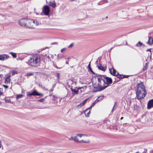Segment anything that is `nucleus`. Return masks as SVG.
I'll return each mask as SVG.
<instances>
[{
	"label": "nucleus",
	"mask_w": 153,
	"mask_h": 153,
	"mask_svg": "<svg viewBox=\"0 0 153 153\" xmlns=\"http://www.w3.org/2000/svg\"><path fill=\"white\" fill-rule=\"evenodd\" d=\"M65 50H66L65 48H63V49H62L61 50V51L62 52H63L65 51Z\"/></svg>",
	"instance_id": "c9c22d12"
},
{
	"label": "nucleus",
	"mask_w": 153,
	"mask_h": 153,
	"mask_svg": "<svg viewBox=\"0 0 153 153\" xmlns=\"http://www.w3.org/2000/svg\"><path fill=\"white\" fill-rule=\"evenodd\" d=\"M2 94V89L0 88V96Z\"/></svg>",
	"instance_id": "f704fd0d"
},
{
	"label": "nucleus",
	"mask_w": 153,
	"mask_h": 153,
	"mask_svg": "<svg viewBox=\"0 0 153 153\" xmlns=\"http://www.w3.org/2000/svg\"><path fill=\"white\" fill-rule=\"evenodd\" d=\"M84 105V104L82 103L81 102V103H80L79 104V105H78L77 106V107L78 108H81L82 106H83V105Z\"/></svg>",
	"instance_id": "c756f323"
},
{
	"label": "nucleus",
	"mask_w": 153,
	"mask_h": 153,
	"mask_svg": "<svg viewBox=\"0 0 153 153\" xmlns=\"http://www.w3.org/2000/svg\"><path fill=\"white\" fill-rule=\"evenodd\" d=\"M33 75V73H31V72H29V73H27L26 74V75L27 76H30L32 75Z\"/></svg>",
	"instance_id": "c85d7f7f"
},
{
	"label": "nucleus",
	"mask_w": 153,
	"mask_h": 153,
	"mask_svg": "<svg viewBox=\"0 0 153 153\" xmlns=\"http://www.w3.org/2000/svg\"><path fill=\"white\" fill-rule=\"evenodd\" d=\"M1 141L0 140V148H1Z\"/></svg>",
	"instance_id": "c03bdc74"
},
{
	"label": "nucleus",
	"mask_w": 153,
	"mask_h": 153,
	"mask_svg": "<svg viewBox=\"0 0 153 153\" xmlns=\"http://www.w3.org/2000/svg\"><path fill=\"white\" fill-rule=\"evenodd\" d=\"M151 48L148 49L146 51H149L151 52Z\"/></svg>",
	"instance_id": "a19ab883"
},
{
	"label": "nucleus",
	"mask_w": 153,
	"mask_h": 153,
	"mask_svg": "<svg viewBox=\"0 0 153 153\" xmlns=\"http://www.w3.org/2000/svg\"><path fill=\"white\" fill-rule=\"evenodd\" d=\"M27 20L25 18H24L20 19L19 22V24L20 26H25L26 27V25Z\"/></svg>",
	"instance_id": "423d86ee"
},
{
	"label": "nucleus",
	"mask_w": 153,
	"mask_h": 153,
	"mask_svg": "<svg viewBox=\"0 0 153 153\" xmlns=\"http://www.w3.org/2000/svg\"><path fill=\"white\" fill-rule=\"evenodd\" d=\"M123 117H121V118H120V119H121V120L122 119H123Z\"/></svg>",
	"instance_id": "a18cd8bd"
},
{
	"label": "nucleus",
	"mask_w": 153,
	"mask_h": 153,
	"mask_svg": "<svg viewBox=\"0 0 153 153\" xmlns=\"http://www.w3.org/2000/svg\"><path fill=\"white\" fill-rule=\"evenodd\" d=\"M74 0H72L71 1H74Z\"/></svg>",
	"instance_id": "49530a36"
},
{
	"label": "nucleus",
	"mask_w": 153,
	"mask_h": 153,
	"mask_svg": "<svg viewBox=\"0 0 153 153\" xmlns=\"http://www.w3.org/2000/svg\"><path fill=\"white\" fill-rule=\"evenodd\" d=\"M153 107V99L151 100L148 103L147 108L150 109Z\"/></svg>",
	"instance_id": "9b49d317"
},
{
	"label": "nucleus",
	"mask_w": 153,
	"mask_h": 153,
	"mask_svg": "<svg viewBox=\"0 0 153 153\" xmlns=\"http://www.w3.org/2000/svg\"><path fill=\"white\" fill-rule=\"evenodd\" d=\"M33 21L34 22H33L34 24L35 25H34V28H35L36 26L39 25L41 24L40 22L38 21L37 20L33 19Z\"/></svg>",
	"instance_id": "6ab92c4d"
},
{
	"label": "nucleus",
	"mask_w": 153,
	"mask_h": 153,
	"mask_svg": "<svg viewBox=\"0 0 153 153\" xmlns=\"http://www.w3.org/2000/svg\"><path fill=\"white\" fill-rule=\"evenodd\" d=\"M115 104H116V103H115V104L114 105V107H113V108L112 109V110L111 111V112H113V111H114V106L115 105Z\"/></svg>",
	"instance_id": "37998d69"
},
{
	"label": "nucleus",
	"mask_w": 153,
	"mask_h": 153,
	"mask_svg": "<svg viewBox=\"0 0 153 153\" xmlns=\"http://www.w3.org/2000/svg\"><path fill=\"white\" fill-rule=\"evenodd\" d=\"M103 98V96H100L99 97L95 100V102H99L102 100Z\"/></svg>",
	"instance_id": "aec40b11"
},
{
	"label": "nucleus",
	"mask_w": 153,
	"mask_h": 153,
	"mask_svg": "<svg viewBox=\"0 0 153 153\" xmlns=\"http://www.w3.org/2000/svg\"><path fill=\"white\" fill-rule=\"evenodd\" d=\"M73 140L76 142H78L79 143H88L90 142V141L88 139H86L85 140H82L80 141L78 140V138L76 136L73 137Z\"/></svg>",
	"instance_id": "0eeeda50"
},
{
	"label": "nucleus",
	"mask_w": 153,
	"mask_h": 153,
	"mask_svg": "<svg viewBox=\"0 0 153 153\" xmlns=\"http://www.w3.org/2000/svg\"><path fill=\"white\" fill-rule=\"evenodd\" d=\"M88 100V99H86L82 103L84 104V105L86 103V101Z\"/></svg>",
	"instance_id": "e433bc0d"
},
{
	"label": "nucleus",
	"mask_w": 153,
	"mask_h": 153,
	"mask_svg": "<svg viewBox=\"0 0 153 153\" xmlns=\"http://www.w3.org/2000/svg\"><path fill=\"white\" fill-rule=\"evenodd\" d=\"M147 44L152 45L153 44V39L152 37H149V40L147 42Z\"/></svg>",
	"instance_id": "2eb2a0df"
},
{
	"label": "nucleus",
	"mask_w": 153,
	"mask_h": 153,
	"mask_svg": "<svg viewBox=\"0 0 153 153\" xmlns=\"http://www.w3.org/2000/svg\"><path fill=\"white\" fill-rule=\"evenodd\" d=\"M143 45L142 43L140 42H138L136 46L137 47H140Z\"/></svg>",
	"instance_id": "bb28decb"
},
{
	"label": "nucleus",
	"mask_w": 153,
	"mask_h": 153,
	"mask_svg": "<svg viewBox=\"0 0 153 153\" xmlns=\"http://www.w3.org/2000/svg\"><path fill=\"white\" fill-rule=\"evenodd\" d=\"M76 88V87H75L74 86H72L71 88V91L74 93L76 94H77L78 93V90L80 88H79L77 89L76 90L75 89H73V88Z\"/></svg>",
	"instance_id": "ddd939ff"
},
{
	"label": "nucleus",
	"mask_w": 153,
	"mask_h": 153,
	"mask_svg": "<svg viewBox=\"0 0 153 153\" xmlns=\"http://www.w3.org/2000/svg\"><path fill=\"white\" fill-rule=\"evenodd\" d=\"M56 75H57V76L58 77V79H59V73H57Z\"/></svg>",
	"instance_id": "ea45409f"
},
{
	"label": "nucleus",
	"mask_w": 153,
	"mask_h": 153,
	"mask_svg": "<svg viewBox=\"0 0 153 153\" xmlns=\"http://www.w3.org/2000/svg\"><path fill=\"white\" fill-rule=\"evenodd\" d=\"M68 84L69 86H70L71 88L72 86H74L76 87V82L73 81L71 80H69L68 82Z\"/></svg>",
	"instance_id": "9d476101"
},
{
	"label": "nucleus",
	"mask_w": 153,
	"mask_h": 153,
	"mask_svg": "<svg viewBox=\"0 0 153 153\" xmlns=\"http://www.w3.org/2000/svg\"><path fill=\"white\" fill-rule=\"evenodd\" d=\"M98 83L94 85L95 88L97 89V91H100L107 88L108 85L112 83L111 78L105 77L103 76H99L97 77Z\"/></svg>",
	"instance_id": "f257e3e1"
},
{
	"label": "nucleus",
	"mask_w": 153,
	"mask_h": 153,
	"mask_svg": "<svg viewBox=\"0 0 153 153\" xmlns=\"http://www.w3.org/2000/svg\"><path fill=\"white\" fill-rule=\"evenodd\" d=\"M9 56L6 54H2L0 55V60L3 61L7 60L9 58Z\"/></svg>",
	"instance_id": "6e6552de"
},
{
	"label": "nucleus",
	"mask_w": 153,
	"mask_h": 153,
	"mask_svg": "<svg viewBox=\"0 0 153 153\" xmlns=\"http://www.w3.org/2000/svg\"><path fill=\"white\" fill-rule=\"evenodd\" d=\"M44 101V99L43 98H42L39 100V101L41 102H43Z\"/></svg>",
	"instance_id": "4c0bfd02"
},
{
	"label": "nucleus",
	"mask_w": 153,
	"mask_h": 153,
	"mask_svg": "<svg viewBox=\"0 0 153 153\" xmlns=\"http://www.w3.org/2000/svg\"><path fill=\"white\" fill-rule=\"evenodd\" d=\"M27 96H32V95H34V96H43V94H33V92L31 93L30 92H27Z\"/></svg>",
	"instance_id": "f3484780"
},
{
	"label": "nucleus",
	"mask_w": 153,
	"mask_h": 153,
	"mask_svg": "<svg viewBox=\"0 0 153 153\" xmlns=\"http://www.w3.org/2000/svg\"><path fill=\"white\" fill-rule=\"evenodd\" d=\"M10 76H8L5 79V82L6 83H10Z\"/></svg>",
	"instance_id": "412c9836"
},
{
	"label": "nucleus",
	"mask_w": 153,
	"mask_h": 153,
	"mask_svg": "<svg viewBox=\"0 0 153 153\" xmlns=\"http://www.w3.org/2000/svg\"><path fill=\"white\" fill-rule=\"evenodd\" d=\"M97 102H95V101L92 104L91 106L89 108L90 109H91V108L95 105V104Z\"/></svg>",
	"instance_id": "2f4dec72"
},
{
	"label": "nucleus",
	"mask_w": 153,
	"mask_h": 153,
	"mask_svg": "<svg viewBox=\"0 0 153 153\" xmlns=\"http://www.w3.org/2000/svg\"><path fill=\"white\" fill-rule=\"evenodd\" d=\"M3 86L5 88H7L8 87L7 85H3Z\"/></svg>",
	"instance_id": "58836bf2"
},
{
	"label": "nucleus",
	"mask_w": 153,
	"mask_h": 153,
	"mask_svg": "<svg viewBox=\"0 0 153 153\" xmlns=\"http://www.w3.org/2000/svg\"><path fill=\"white\" fill-rule=\"evenodd\" d=\"M98 68L100 70L104 71L106 70V66H102L100 65V66L98 67Z\"/></svg>",
	"instance_id": "a211bd4d"
},
{
	"label": "nucleus",
	"mask_w": 153,
	"mask_h": 153,
	"mask_svg": "<svg viewBox=\"0 0 153 153\" xmlns=\"http://www.w3.org/2000/svg\"><path fill=\"white\" fill-rule=\"evenodd\" d=\"M18 73L15 70H13L12 71V76L15 74H17Z\"/></svg>",
	"instance_id": "393cba45"
},
{
	"label": "nucleus",
	"mask_w": 153,
	"mask_h": 153,
	"mask_svg": "<svg viewBox=\"0 0 153 153\" xmlns=\"http://www.w3.org/2000/svg\"><path fill=\"white\" fill-rule=\"evenodd\" d=\"M33 19H27V24L26 25V27L29 28H34V25Z\"/></svg>",
	"instance_id": "20e7f679"
},
{
	"label": "nucleus",
	"mask_w": 153,
	"mask_h": 153,
	"mask_svg": "<svg viewBox=\"0 0 153 153\" xmlns=\"http://www.w3.org/2000/svg\"><path fill=\"white\" fill-rule=\"evenodd\" d=\"M50 7L47 5L44 6L42 8V12L45 15L48 16L50 11Z\"/></svg>",
	"instance_id": "39448f33"
},
{
	"label": "nucleus",
	"mask_w": 153,
	"mask_h": 153,
	"mask_svg": "<svg viewBox=\"0 0 153 153\" xmlns=\"http://www.w3.org/2000/svg\"><path fill=\"white\" fill-rule=\"evenodd\" d=\"M9 53L14 58H16V53L12 52H10Z\"/></svg>",
	"instance_id": "5701e85b"
},
{
	"label": "nucleus",
	"mask_w": 153,
	"mask_h": 153,
	"mask_svg": "<svg viewBox=\"0 0 153 153\" xmlns=\"http://www.w3.org/2000/svg\"><path fill=\"white\" fill-rule=\"evenodd\" d=\"M91 109L89 108L85 111L84 113L86 117H88L89 116L90 113Z\"/></svg>",
	"instance_id": "4468645a"
},
{
	"label": "nucleus",
	"mask_w": 153,
	"mask_h": 153,
	"mask_svg": "<svg viewBox=\"0 0 153 153\" xmlns=\"http://www.w3.org/2000/svg\"><path fill=\"white\" fill-rule=\"evenodd\" d=\"M107 2H108V1H107V0H103L101 2H100L99 3V4L100 5L102 4V3H106Z\"/></svg>",
	"instance_id": "b1692460"
},
{
	"label": "nucleus",
	"mask_w": 153,
	"mask_h": 153,
	"mask_svg": "<svg viewBox=\"0 0 153 153\" xmlns=\"http://www.w3.org/2000/svg\"><path fill=\"white\" fill-rule=\"evenodd\" d=\"M136 153H139L138 152H137Z\"/></svg>",
	"instance_id": "09e8293b"
},
{
	"label": "nucleus",
	"mask_w": 153,
	"mask_h": 153,
	"mask_svg": "<svg viewBox=\"0 0 153 153\" xmlns=\"http://www.w3.org/2000/svg\"><path fill=\"white\" fill-rule=\"evenodd\" d=\"M90 64H91V62H90L88 65V71H90L92 73H94L93 72V71L92 70V69L91 68V67L90 66Z\"/></svg>",
	"instance_id": "4be33fe9"
},
{
	"label": "nucleus",
	"mask_w": 153,
	"mask_h": 153,
	"mask_svg": "<svg viewBox=\"0 0 153 153\" xmlns=\"http://www.w3.org/2000/svg\"><path fill=\"white\" fill-rule=\"evenodd\" d=\"M136 97L138 99L143 98L146 95V92L143 83L141 82L138 84L136 91Z\"/></svg>",
	"instance_id": "f03ea898"
},
{
	"label": "nucleus",
	"mask_w": 153,
	"mask_h": 153,
	"mask_svg": "<svg viewBox=\"0 0 153 153\" xmlns=\"http://www.w3.org/2000/svg\"><path fill=\"white\" fill-rule=\"evenodd\" d=\"M84 105V104L82 103L81 102V103H80L79 104V105H78L77 106V107L78 108H81L82 106H83V105Z\"/></svg>",
	"instance_id": "7c9ffc66"
},
{
	"label": "nucleus",
	"mask_w": 153,
	"mask_h": 153,
	"mask_svg": "<svg viewBox=\"0 0 153 153\" xmlns=\"http://www.w3.org/2000/svg\"><path fill=\"white\" fill-rule=\"evenodd\" d=\"M33 94H42L38 93L35 90H34L33 91Z\"/></svg>",
	"instance_id": "473e14b6"
},
{
	"label": "nucleus",
	"mask_w": 153,
	"mask_h": 153,
	"mask_svg": "<svg viewBox=\"0 0 153 153\" xmlns=\"http://www.w3.org/2000/svg\"><path fill=\"white\" fill-rule=\"evenodd\" d=\"M49 5L53 8H55L56 6L55 2L54 0L50 1L49 3Z\"/></svg>",
	"instance_id": "f8f14e48"
},
{
	"label": "nucleus",
	"mask_w": 153,
	"mask_h": 153,
	"mask_svg": "<svg viewBox=\"0 0 153 153\" xmlns=\"http://www.w3.org/2000/svg\"><path fill=\"white\" fill-rule=\"evenodd\" d=\"M66 64H68V62H66Z\"/></svg>",
	"instance_id": "de8ad7c7"
},
{
	"label": "nucleus",
	"mask_w": 153,
	"mask_h": 153,
	"mask_svg": "<svg viewBox=\"0 0 153 153\" xmlns=\"http://www.w3.org/2000/svg\"><path fill=\"white\" fill-rule=\"evenodd\" d=\"M70 140H71L73 139V137H71L70 138H69Z\"/></svg>",
	"instance_id": "79ce46f5"
},
{
	"label": "nucleus",
	"mask_w": 153,
	"mask_h": 153,
	"mask_svg": "<svg viewBox=\"0 0 153 153\" xmlns=\"http://www.w3.org/2000/svg\"><path fill=\"white\" fill-rule=\"evenodd\" d=\"M4 101L6 103L10 102V99L5 98H4Z\"/></svg>",
	"instance_id": "a878e982"
},
{
	"label": "nucleus",
	"mask_w": 153,
	"mask_h": 153,
	"mask_svg": "<svg viewBox=\"0 0 153 153\" xmlns=\"http://www.w3.org/2000/svg\"><path fill=\"white\" fill-rule=\"evenodd\" d=\"M40 56L37 54H34L30 56L27 63L31 66L37 67L40 65Z\"/></svg>",
	"instance_id": "7ed1b4c3"
},
{
	"label": "nucleus",
	"mask_w": 153,
	"mask_h": 153,
	"mask_svg": "<svg viewBox=\"0 0 153 153\" xmlns=\"http://www.w3.org/2000/svg\"><path fill=\"white\" fill-rule=\"evenodd\" d=\"M76 136L80 137H82V138L83 139H85L86 138H87L88 137V136L86 134H77Z\"/></svg>",
	"instance_id": "dca6fc26"
},
{
	"label": "nucleus",
	"mask_w": 153,
	"mask_h": 153,
	"mask_svg": "<svg viewBox=\"0 0 153 153\" xmlns=\"http://www.w3.org/2000/svg\"><path fill=\"white\" fill-rule=\"evenodd\" d=\"M23 96L22 94H19L18 95L16 96L17 99H19L22 98Z\"/></svg>",
	"instance_id": "cd10ccee"
},
{
	"label": "nucleus",
	"mask_w": 153,
	"mask_h": 153,
	"mask_svg": "<svg viewBox=\"0 0 153 153\" xmlns=\"http://www.w3.org/2000/svg\"><path fill=\"white\" fill-rule=\"evenodd\" d=\"M74 46V44L73 43H72L69 46H68V48H71L72 47Z\"/></svg>",
	"instance_id": "72a5a7b5"
},
{
	"label": "nucleus",
	"mask_w": 153,
	"mask_h": 153,
	"mask_svg": "<svg viewBox=\"0 0 153 153\" xmlns=\"http://www.w3.org/2000/svg\"><path fill=\"white\" fill-rule=\"evenodd\" d=\"M53 97H54V99H55V98H54V97H54V96H53Z\"/></svg>",
	"instance_id": "8fccbe9b"
},
{
	"label": "nucleus",
	"mask_w": 153,
	"mask_h": 153,
	"mask_svg": "<svg viewBox=\"0 0 153 153\" xmlns=\"http://www.w3.org/2000/svg\"><path fill=\"white\" fill-rule=\"evenodd\" d=\"M109 71L110 73L114 76H117L119 75L118 73L113 68L110 69Z\"/></svg>",
	"instance_id": "1a4fd4ad"
}]
</instances>
